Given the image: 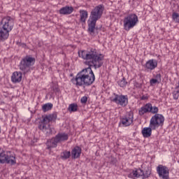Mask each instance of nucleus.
Segmentation results:
<instances>
[{
  "label": "nucleus",
  "instance_id": "f257e3e1",
  "mask_svg": "<svg viewBox=\"0 0 179 179\" xmlns=\"http://www.w3.org/2000/svg\"><path fill=\"white\" fill-rule=\"evenodd\" d=\"M78 57L85 59V65H88V67L78 73L76 78L71 79V82L76 86H92L96 80V76L93 70H92V66H94V69L101 68L104 56L99 55L97 50L92 48L90 51H78Z\"/></svg>",
  "mask_w": 179,
  "mask_h": 179
},
{
  "label": "nucleus",
  "instance_id": "f03ea898",
  "mask_svg": "<svg viewBox=\"0 0 179 179\" xmlns=\"http://www.w3.org/2000/svg\"><path fill=\"white\" fill-rule=\"evenodd\" d=\"M103 12H104V6L101 4L96 6L91 11L90 18L87 21V31L91 36H94V31L99 30V28L96 27V23H97L99 19H101Z\"/></svg>",
  "mask_w": 179,
  "mask_h": 179
},
{
  "label": "nucleus",
  "instance_id": "7ed1b4c3",
  "mask_svg": "<svg viewBox=\"0 0 179 179\" xmlns=\"http://www.w3.org/2000/svg\"><path fill=\"white\" fill-rule=\"evenodd\" d=\"M15 26V20L11 17L7 16L1 20L0 24V41H5L9 37Z\"/></svg>",
  "mask_w": 179,
  "mask_h": 179
},
{
  "label": "nucleus",
  "instance_id": "20e7f679",
  "mask_svg": "<svg viewBox=\"0 0 179 179\" xmlns=\"http://www.w3.org/2000/svg\"><path fill=\"white\" fill-rule=\"evenodd\" d=\"M0 163L1 164H10L15 166L16 164V157L12 154L10 151H5L0 148Z\"/></svg>",
  "mask_w": 179,
  "mask_h": 179
},
{
  "label": "nucleus",
  "instance_id": "39448f33",
  "mask_svg": "<svg viewBox=\"0 0 179 179\" xmlns=\"http://www.w3.org/2000/svg\"><path fill=\"white\" fill-rule=\"evenodd\" d=\"M138 15L135 13L129 14L123 20V27L126 31H129L131 29H134L135 25L138 24Z\"/></svg>",
  "mask_w": 179,
  "mask_h": 179
},
{
  "label": "nucleus",
  "instance_id": "423d86ee",
  "mask_svg": "<svg viewBox=\"0 0 179 179\" xmlns=\"http://www.w3.org/2000/svg\"><path fill=\"white\" fill-rule=\"evenodd\" d=\"M36 62V59L30 55H27L22 59L20 63V69L23 72V73H27L30 71V67L34 65Z\"/></svg>",
  "mask_w": 179,
  "mask_h": 179
},
{
  "label": "nucleus",
  "instance_id": "0eeeda50",
  "mask_svg": "<svg viewBox=\"0 0 179 179\" xmlns=\"http://www.w3.org/2000/svg\"><path fill=\"white\" fill-rule=\"evenodd\" d=\"M150 174H152V171L150 169H147L145 171L137 169L136 170H133L129 175V178H139L140 177L142 179L149 178L150 177Z\"/></svg>",
  "mask_w": 179,
  "mask_h": 179
},
{
  "label": "nucleus",
  "instance_id": "6e6552de",
  "mask_svg": "<svg viewBox=\"0 0 179 179\" xmlns=\"http://www.w3.org/2000/svg\"><path fill=\"white\" fill-rule=\"evenodd\" d=\"M164 124V116L162 114H155L150 120V127L152 129H156L159 127H163Z\"/></svg>",
  "mask_w": 179,
  "mask_h": 179
},
{
  "label": "nucleus",
  "instance_id": "1a4fd4ad",
  "mask_svg": "<svg viewBox=\"0 0 179 179\" xmlns=\"http://www.w3.org/2000/svg\"><path fill=\"white\" fill-rule=\"evenodd\" d=\"M114 98L111 99V101L117 104V106H121V107H127L128 106V95L117 94H113Z\"/></svg>",
  "mask_w": 179,
  "mask_h": 179
},
{
  "label": "nucleus",
  "instance_id": "9d476101",
  "mask_svg": "<svg viewBox=\"0 0 179 179\" xmlns=\"http://www.w3.org/2000/svg\"><path fill=\"white\" fill-rule=\"evenodd\" d=\"M134 122V113L128 112L120 117V125H123V127H129Z\"/></svg>",
  "mask_w": 179,
  "mask_h": 179
},
{
  "label": "nucleus",
  "instance_id": "9b49d317",
  "mask_svg": "<svg viewBox=\"0 0 179 179\" xmlns=\"http://www.w3.org/2000/svg\"><path fill=\"white\" fill-rule=\"evenodd\" d=\"M157 172L159 178L170 179V170L166 166L159 165L157 167Z\"/></svg>",
  "mask_w": 179,
  "mask_h": 179
},
{
  "label": "nucleus",
  "instance_id": "f8f14e48",
  "mask_svg": "<svg viewBox=\"0 0 179 179\" xmlns=\"http://www.w3.org/2000/svg\"><path fill=\"white\" fill-rule=\"evenodd\" d=\"M157 60L152 59L146 62L144 68H145L147 71H155V69L157 68Z\"/></svg>",
  "mask_w": 179,
  "mask_h": 179
},
{
  "label": "nucleus",
  "instance_id": "ddd939ff",
  "mask_svg": "<svg viewBox=\"0 0 179 179\" xmlns=\"http://www.w3.org/2000/svg\"><path fill=\"white\" fill-rule=\"evenodd\" d=\"M69 138V136L66 133H59L55 136V139H56V142L57 143H61V142L66 141Z\"/></svg>",
  "mask_w": 179,
  "mask_h": 179
},
{
  "label": "nucleus",
  "instance_id": "4468645a",
  "mask_svg": "<svg viewBox=\"0 0 179 179\" xmlns=\"http://www.w3.org/2000/svg\"><path fill=\"white\" fill-rule=\"evenodd\" d=\"M22 74L21 72L15 71L11 76L13 83H20L22 82Z\"/></svg>",
  "mask_w": 179,
  "mask_h": 179
},
{
  "label": "nucleus",
  "instance_id": "2eb2a0df",
  "mask_svg": "<svg viewBox=\"0 0 179 179\" xmlns=\"http://www.w3.org/2000/svg\"><path fill=\"white\" fill-rule=\"evenodd\" d=\"M82 153V148L79 146L75 147L71 151L72 159H78L80 157V154Z\"/></svg>",
  "mask_w": 179,
  "mask_h": 179
},
{
  "label": "nucleus",
  "instance_id": "dca6fc26",
  "mask_svg": "<svg viewBox=\"0 0 179 179\" xmlns=\"http://www.w3.org/2000/svg\"><path fill=\"white\" fill-rule=\"evenodd\" d=\"M60 15H71L73 12V7L66 6L59 10Z\"/></svg>",
  "mask_w": 179,
  "mask_h": 179
},
{
  "label": "nucleus",
  "instance_id": "f3484780",
  "mask_svg": "<svg viewBox=\"0 0 179 179\" xmlns=\"http://www.w3.org/2000/svg\"><path fill=\"white\" fill-rule=\"evenodd\" d=\"M45 145L47 146L46 149L50 150V149H52V148H57L58 143H57V141H56V139L55 137L52 139L48 140Z\"/></svg>",
  "mask_w": 179,
  "mask_h": 179
},
{
  "label": "nucleus",
  "instance_id": "a211bd4d",
  "mask_svg": "<svg viewBox=\"0 0 179 179\" xmlns=\"http://www.w3.org/2000/svg\"><path fill=\"white\" fill-rule=\"evenodd\" d=\"M152 129H153L151 127H144L141 131L143 138H150L152 136Z\"/></svg>",
  "mask_w": 179,
  "mask_h": 179
},
{
  "label": "nucleus",
  "instance_id": "6ab92c4d",
  "mask_svg": "<svg viewBox=\"0 0 179 179\" xmlns=\"http://www.w3.org/2000/svg\"><path fill=\"white\" fill-rule=\"evenodd\" d=\"M80 22H82L83 23H85L86 19H87V16H88L87 11L85 10H80Z\"/></svg>",
  "mask_w": 179,
  "mask_h": 179
},
{
  "label": "nucleus",
  "instance_id": "aec40b11",
  "mask_svg": "<svg viewBox=\"0 0 179 179\" xmlns=\"http://www.w3.org/2000/svg\"><path fill=\"white\" fill-rule=\"evenodd\" d=\"M146 113H149V103L144 105L138 110L139 115H144Z\"/></svg>",
  "mask_w": 179,
  "mask_h": 179
},
{
  "label": "nucleus",
  "instance_id": "412c9836",
  "mask_svg": "<svg viewBox=\"0 0 179 179\" xmlns=\"http://www.w3.org/2000/svg\"><path fill=\"white\" fill-rule=\"evenodd\" d=\"M61 159H62L63 160H67V159H69V157H71V152L70 151H63L61 153Z\"/></svg>",
  "mask_w": 179,
  "mask_h": 179
},
{
  "label": "nucleus",
  "instance_id": "4be33fe9",
  "mask_svg": "<svg viewBox=\"0 0 179 179\" xmlns=\"http://www.w3.org/2000/svg\"><path fill=\"white\" fill-rule=\"evenodd\" d=\"M149 106V113H152V114H158L159 108L157 106H152V103H148Z\"/></svg>",
  "mask_w": 179,
  "mask_h": 179
},
{
  "label": "nucleus",
  "instance_id": "5701e85b",
  "mask_svg": "<svg viewBox=\"0 0 179 179\" xmlns=\"http://www.w3.org/2000/svg\"><path fill=\"white\" fill-rule=\"evenodd\" d=\"M52 106L53 105L51 103H45L42 106V110L44 113H46V111H50V110H52Z\"/></svg>",
  "mask_w": 179,
  "mask_h": 179
},
{
  "label": "nucleus",
  "instance_id": "b1692460",
  "mask_svg": "<svg viewBox=\"0 0 179 179\" xmlns=\"http://www.w3.org/2000/svg\"><path fill=\"white\" fill-rule=\"evenodd\" d=\"M69 111L70 113H75V111H78V104L76 103H71L69 106Z\"/></svg>",
  "mask_w": 179,
  "mask_h": 179
},
{
  "label": "nucleus",
  "instance_id": "393cba45",
  "mask_svg": "<svg viewBox=\"0 0 179 179\" xmlns=\"http://www.w3.org/2000/svg\"><path fill=\"white\" fill-rule=\"evenodd\" d=\"M173 99L175 100L178 99V96H179V82H178V85L176 86V91H174L173 92Z\"/></svg>",
  "mask_w": 179,
  "mask_h": 179
},
{
  "label": "nucleus",
  "instance_id": "a878e982",
  "mask_svg": "<svg viewBox=\"0 0 179 179\" xmlns=\"http://www.w3.org/2000/svg\"><path fill=\"white\" fill-rule=\"evenodd\" d=\"M127 84L128 83L125 80V78H123L122 80L118 81V85L120 87H125V86H127Z\"/></svg>",
  "mask_w": 179,
  "mask_h": 179
},
{
  "label": "nucleus",
  "instance_id": "bb28decb",
  "mask_svg": "<svg viewBox=\"0 0 179 179\" xmlns=\"http://www.w3.org/2000/svg\"><path fill=\"white\" fill-rule=\"evenodd\" d=\"M172 19L176 23H179V14L178 13H173Z\"/></svg>",
  "mask_w": 179,
  "mask_h": 179
},
{
  "label": "nucleus",
  "instance_id": "cd10ccee",
  "mask_svg": "<svg viewBox=\"0 0 179 179\" xmlns=\"http://www.w3.org/2000/svg\"><path fill=\"white\" fill-rule=\"evenodd\" d=\"M48 118L49 119V122L54 121V120H57V115L51 114L48 115Z\"/></svg>",
  "mask_w": 179,
  "mask_h": 179
},
{
  "label": "nucleus",
  "instance_id": "c85d7f7f",
  "mask_svg": "<svg viewBox=\"0 0 179 179\" xmlns=\"http://www.w3.org/2000/svg\"><path fill=\"white\" fill-rule=\"evenodd\" d=\"M134 86L136 89H142L143 85L141 83H138V82L135 81L134 83Z\"/></svg>",
  "mask_w": 179,
  "mask_h": 179
},
{
  "label": "nucleus",
  "instance_id": "c756f323",
  "mask_svg": "<svg viewBox=\"0 0 179 179\" xmlns=\"http://www.w3.org/2000/svg\"><path fill=\"white\" fill-rule=\"evenodd\" d=\"M38 129H41V131H44V129H47V126H45V123L42 122V124H40L38 125Z\"/></svg>",
  "mask_w": 179,
  "mask_h": 179
},
{
  "label": "nucleus",
  "instance_id": "7c9ffc66",
  "mask_svg": "<svg viewBox=\"0 0 179 179\" xmlns=\"http://www.w3.org/2000/svg\"><path fill=\"white\" fill-rule=\"evenodd\" d=\"M156 83H160L157 80H155V78H152L150 80V86H153L154 85H156Z\"/></svg>",
  "mask_w": 179,
  "mask_h": 179
},
{
  "label": "nucleus",
  "instance_id": "2f4dec72",
  "mask_svg": "<svg viewBox=\"0 0 179 179\" xmlns=\"http://www.w3.org/2000/svg\"><path fill=\"white\" fill-rule=\"evenodd\" d=\"M155 79L156 80L159 81V83H161L162 82V74H160V73L156 74Z\"/></svg>",
  "mask_w": 179,
  "mask_h": 179
},
{
  "label": "nucleus",
  "instance_id": "473e14b6",
  "mask_svg": "<svg viewBox=\"0 0 179 179\" xmlns=\"http://www.w3.org/2000/svg\"><path fill=\"white\" fill-rule=\"evenodd\" d=\"M80 102L83 103V104H85L86 103H87V96H84L81 98L80 99Z\"/></svg>",
  "mask_w": 179,
  "mask_h": 179
},
{
  "label": "nucleus",
  "instance_id": "72a5a7b5",
  "mask_svg": "<svg viewBox=\"0 0 179 179\" xmlns=\"http://www.w3.org/2000/svg\"><path fill=\"white\" fill-rule=\"evenodd\" d=\"M42 122H43L44 124H48V122H50V120L48 119V115H46L43 117Z\"/></svg>",
  "mask_w": 179,
  "mask_h": 179
},
{
  "label": "nucleus",
  "instance_id": "f704fd0d",
  "mask_svg": "<svg viewBox=\"0 0 179 179\" xmlns=\"http://www.w3.org/2000/svg\"><path fill=\"white\" fill-rule=\"evenodd\" d=\"M110 163L112 164H117V159H116V158L111 157V158H110Z\"/></svg>",
  "mask_w": 179,
  "mask_h": 179
},
{
  "label": "nucleus",
  "instance_id": "c9c22d12",
  "mask_svg": "<svg viewBox=\"0 0 179 179\" xmlns=\"http://www.w3.org/2000/svg\"><path fill=\"white\" fill-rule=\"evenodd\" d=\"M21 45H22V47H23V48H26V47H27L26 43H22Z\"/></svg>",
  "mask_w": 179,
  "mask_h": 179
},
{
  "label": "nucleus",
  "instance_id": "e433bc0d",
  "mask_svg": "<svg viewBox=\"0 0 179 179\" xmlns=\"http://www.w3.org/2000/svg\"><path fill=\"white\" fill-rule=\"evenodd\" d=\"M145 99H146V97L142 96L141 100H145Z\"/></svg>",
  "mask_w": 179,
  "mask_h": 179
},
{
  "label": "nucleus",
  "instance_id": "4c0bfd02",
  "mask_svg": "<svg viewBox=\"0 0 179 179\" xmlns=\"http://www.w3.org/2000/svg\"><path fill=\"white\" fill-rule=\"evenodd\" d=\"M50 134H52V131H51V129H50Z\"/></svg>",
  "mask_w": 179,
  "mask_h": 179
},
{
  "label": "nucleus",
  "instance_id": "58836bf2",
  "mask_svg": "<svg viewBox=\"0 0 179 179\" xmlns=\"http://www.w3.org/2000/svg\"><path fill=\"white\" fill-rule=\"evenodd\" d=\"M0 134H1V127H0Z\"/></svg>",
  "mask_w": 179,
  "mask_h": 179
}]
</instances>
